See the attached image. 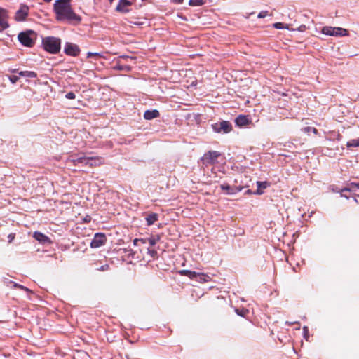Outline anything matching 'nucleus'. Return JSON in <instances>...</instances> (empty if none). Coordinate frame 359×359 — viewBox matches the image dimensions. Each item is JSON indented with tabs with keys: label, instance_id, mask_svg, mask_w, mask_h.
<instances>
[{
	"label": "nucleus",
	"instance_id": "nucleus-44",
	"mask_svg": "<svg viewBox=\"0 0 359 359\" xmlns=\"http://www.w3.org/2000/svg\"><path fill=\"white\" fill-rule=\"evenodd\" d=\"M114 0H109V1L111 3Z\"/></svg>",
	"mask_w": 359,
	"mask_h": 359
},
{
	"label": "nucleus",
	"instance_id": "nucleus-35",
	"mask_svg": "<svg viewBox=\"0 0 359 359\" xmlns=\"http://www.w3.org/2000/svg\"><path fill=\"white\" fill-rule=\"evenodd\" d=\"M14 238H15L14 234H13V233H10V234L8 235V242H9V243H11V242L13 241V240L14 239Z\"/></svg>",
	"mask_w": 359,
	"mask_h": 359
},
{
	"label": "nucleus",
	"instance_id": "nucleus-22",
	"mask_svg": "<svg viewBox=\"0 0 359 359\" xmlns=\"http://www.w3.org/2000/svg\"><path fill=\"white\" fill-rule=\"evenodd\" d=\"M180 273L182 275H184V276L189 277L191 280H196L198 272L191 271H189V270H182L180 271Z\"/></svg>",
	"mask_w": 359,
	"mask_h": 359
},
{
	"label": "nucleus",
	"instance_id": "nucleus-29",
	"mask_svg": "<svg viewBox=\"0 0 359 359\" xmlns=\"http://www.w3.org/2000/svg\"><path fill=\"white\" fill-rule=\"evenodd\" d=\"M303 335H304V338L306 340L309 339V329H308L307 326L303 327Z\"/></svg>",
	"mask_w": 359,
	"mask_h": 359
},
{
	"label": "nucleus",
	"instance_id": "nucleus-5",
	"mask_svg": "<svg viewBox=\"0 0 359 359\" xmlns=\"http://www.w3.org/2000/svg\"><path fill=\"white\" fill-rule=\"evenodd\" d=\"M212 128L213 130L217 133H228L232 129L231 124L226 121L215 123L212 125Z\"/></svg>",
	"mask_w": 359,
	"mask_h": 359
},
{
	"label": "nucleus",
	"instance_id": "nucleus-13",
	"mask_svg": "<svg viewBox=\"0 0 359 359\" xmlns=\"http://www.w3.org/2000/svg\"><path fill=\"white\" fill-rule=\"evenodd\" d=\"M33 237L41 243H50V238L44 235L42 233L40 232H35L33 235Z\"/></svg>",
	"mask_w": 359,
	"mask_h": 359
},
{
	"label": "nucleus",
	"instance_id": "nucleus-18",
	"mask_svg": "<svg viewBox=\"0 0 359 359\" xmlns=\"http://www.w3.org/2000/svg\"><path fill=\"white\" fill-rule=\"evenodd\" d=\"M88 165L93 167V166H97L102 164L103 161L101 158L99 157H93V156H88Z\"/></svg>",
	"mask_w": 359,
	"mask_h": 359
},
{
	"label": "nucleus",
	"instance_id": "nucleus-37",
	"mask_svg": "<svg viewBox=\"0 0 359 359\" xmlns=\"http://www.w3.org/2000/svg\"><path fill=\"white\" fill-rule=\"evenodd\" d=\"M184 0H173V1L176 4H182Z\"/></svg>",
	"mask_w": 359,
	"mask_h": 359
},
{
	"label": "nucleus",
	"instance_id": "nucleus-27",
	"mask_svg": "<svg viewBox=\"0 0 359 359\" xmlns=\"http://www.w3.org/2000/svg\"><path fill=\"white\" fill-rule=\"evenodd\" d=\"M205 4V0H189V5L191 6H202Z\"/></svg>",
	"mask_w": 359,
	"mask_h": 359
},
{
	"label": "nucleus",
	"instance_id": "nucleus-6",
	"mask_svg": "<svg viewBox=\"0 0 359 359\" xmlns=\"http://www.w3.org/2000/svg\"><path fill=\"white\" fill-rule=\"evenodd\" d=\"M220 156V153L216 151H210L205 154L201 158L204 165H212L217 162V158Z\"/></svg>",
	"mask_w": 359,
	"mask_h": 359
},
{
	"label": "nucleus",
	"instance_id": "nucleus-20",
	"mask_svg": "<svg viewBox=\"0 0 359 359\" xmlns=\"http://www.w3.org/2000/svg\"><path fill=\"white\" fill-rule=\"evenodd\" d=\"M357 190H359V183H351L348 187H346V188H344L342 189L341 196H345L346 198H348V197L344 194V192H345V191H355Z\"/></svg>",
	"mask_w": 359,
	"mask_h": 359
},
{
	"label": "nucleus",
	"instance_id": "nucleus-21",
	"mask_svg": "<svg viewBox=\"0 0 359 359\" xmlns=\"http://www.w3.org/2000/svg\"><path fill=\"white\" fill-rule=\"evenodd\" d=\"M236 124L238 126H243L248 123L249 120L245 116H239L235 120Z\"/></svg>",
	"mask_w": 359,
	"mask_h": 359
},
{
	"label": "nucleus",
	"instance_id": "nucleus-12",
	"mask_svg": "<svg viewBox=\"0 0 359 359\" xmlns=\"http://www.w3.org/2000/svg\"><path fill=\"white\" fill-rule=\"evenodd\" d=\"M8 27L7 14L5 10L0 8V32Z\"/></svg>",
	"mask_w": 359,
	"mask_h": 359
},
{
	"label": "nucleus",
	"instance_id": "nucleus-30",
	"mask_svg": "<svg viewBox=\"0 0 359 359\" xmlns=\"http://www.w3.org/2000/svg\"><path fill=\"white\" fill-rule=\"evenodd\" d=\"M304 132V133H310V132H313V133H317V130L315 128H312V127H305L304 129H303Z\"/></svg>",
	"mask_w": 359,
	"mask_h": 359
},
{
	"label": "nucleus",
	"instance_id": "nucleus-25",
	"mask_svg": "<svg viewBox=\"0 0 359 359\" xmlns=\"http://www.w3.org/2000/svg\"><path fill=\"white\" fill-rule=\"evenodd\" d=\"M346 147L350 148L351 147H359V140L358 139H353L347 142Z\"/></svg>",
	"mask_w": 359,
	"mask_h": 359
},
{
	"label": "nucleus",
	"instance_id": "nucleus-42",
	"mask_svg": "<svg viewBox=\"0 0 359 359\" xmlns=\"http://www.w3.org/2000/svg\"><path fill=\"white\" fill-rule=\"evenodd\" d=\"M43 1H46V2H50V1H51L52 0H43Z\"/></svg>",
	"mask_w": 359,
	"mask_h": 359
},
{
	"label": "nucleus",
	"instance_id": "nucleus-9",
	"mask_svg": "<svg viewBox=\"0 0 359 359\" xmlns=\"http://www.w3.org/2000/svg\"><path fill=\"white\" fill-rule=\"evenodd\" d=\"M79 51V48L76 44L66 43L65 45V53L69 55L76 56Z\"/></svg>",
	"mask_w": 359,
	"mask_h": 359
},
{
	"label": "nucleus",
	"instance_id": "nucleus-36",
	"mask_svg": "<svg viewBox=\"0 0 359 359\" xmlns=\"http://www.w3.org/2000/svg\"><path fill=\"white\" fill-rule=\"evenodd\" d=\"M108 269V265H104V266H102L101 268H100V270L101 271H104L106 269Z\"/></svg>",
	"mask_w": 359,
	"mask_h": 359
},
{
	"label": "nucleus",
	"instance_id": "nucleus-34",
	"mask_svg": "<svg viewBox=\"0 0 359 359\" xmlns=\"http://www.w3.org/2000/svg\"><path fill=\"white\" fill-rule=\"evenodd\" d=\"M139 243H146V241L144 239H137V238H135L134 241H133V245H137L139 244Z\"/></svg>",
	"mask_w": 359,
	"mask_h": 359
},
{
	"label": "nucleus",
	"instance_id": "nucleus-39",
	"mask_svg": "<svg viewBox=\"0 0 359 359\" xmlns=\"http://www.w3.org/2000/svg\"><path fill=\"white\" fill-rule=\"evenodd\" d=\"M236 312H237V313H238V315H240V316H244V315H245V312H241V313H239L238 311H236Z\"/></svg>",
	"mask_w": 359,
	"mask_h": 359
},
{
	"label": "nucleus",
	"instance_id": "nucleus-17",
	"mask_svg": "<svg viewBox=\"0 0 359 359\" xmlns=\"http://www.w3.org/2000/svg\"><path fill=\"white\" fill-rule=\"evenodd\" d=\"M257 189L253 194L257 195H261L263 194V189L267 188L269 187V183L267 182H257Z\"/></svg>",
	"mask_w": 359,
	"mask_h": 359
},
{
	"label": "nucleus",
	"instance_id": "nucleus-32",
	"mask_svg": "<svg viewBox=\"0 0 359 359\" xmlns=\"http://www.w3.org/2000/svg\"><path fill=\"white\" fill-rule=\"evenodd\" d=\"M8 79L12 83H15L19 79L18 76L15 75L9 76Z\"/></svg>",
	"mask_w": 359,
	"mask_h": 359
},
{
	"label": "nucleus",
	"instance_id": "nucleus-40",
	"mask_svg": "<svg viewBox=\"0 0 359 359\" xmlns=\"http://www.w3.org/2000/svg\"><path fill=\"white\" fill-rule=\"evenodd\" d=\"M245 193L248 194H252V191L250 189H248V190L246 191Z\"/></svg>",
	"mask_w": 359,
	"mask_h": 359
},
{
	"label": "nucleus",
	"instance_id": "nucleus-8",
	"mask_svg": "<svg viewBox=\"0 0 359 359\" xmlns=\"http://www.w3.org/2000/svg\"><path fill=\"white\" fill-rule=\"evenodd\" d=\"M106 236L104 234L97 233L94 236V238L90 242V246L92 248H99L104 244L106 242Z\"/></svg>",
	"mask_w": 359,
	"mask_h": 359
},
{
	"label": "nucleus",
	"instance_id": "nucleus-11",
	"mask_svg": "<svg viewBox=\"0 0 359 359\" xmlns=\"http://www.w3.org/2000/svg\"><path fill=\"white\" fill-rule=\"evenodd\" d=\"M132 5V3L128 0H119L116 10L118 12L126 13L130 11L128 7Z\"/></svg>",
	"mask_w": 359,
	"mask_h": 359
},
{
	"label": "nucleus",
	"instance_id": "nucleus-31",
	"mask_svg": "<svg viewBox=\"0 0 359 359\" xmlns=\"http://www.w3.org/2000/svg\"><path fill=\"white\" fill-rule=\"evenodd\" d=\"M65 97L69 100L75 99L76 95L73 92H69L65 95Z\"/></svg>",
	"mask_w": 359,
	"mask_h": 359
},
{
	"label": "nucleus",
	"instance_id": "nucleus-1",
	"mask_svg": "<svg viewBox=\"0 0 359 359\" xmlns=\"http://www.w3.org/2000/svg\"><path fill=\"white\" fill-rule=\"evenodd\" d=\"M71 0H57L54 4V11L57 20H67V22L78 25L81 21V18L76 14L70 4Z\"/></svg>",
	"mask_w": 359,
	"mask_h": 359
},
{
	"label": "nucleus",
	"instance_id": "nucleus-10",
	"mask_svg": "<svg viewBox=\"0 0 359 359\" xmlns=\"http://www.w3.org/2000/svg\"><path fill=\"white\" fill-rule=\"evenodd\" d=\"M29 7L26 5H22L15 13V20L17 21H23L28 15Z\"/></svg>",
	"mask_w": 359,
	"mask_h": 359
},
{
	"label": "nucleus",
	"instance_id": "nucleus-38",
	"mask_svg": "<svg viewBox=\"0 0 359 359\" xmlns=\"http://www.w3.org/2000/svg\"><path fill=\"white\" fill-rule=\"evenodd\" d=\"M15 287H20L21 289H23V290H28L27 288H25V287L22 286V285H18L17 284L15 285Z\"/></svg>",
	"mask_w": 359,
	"mask_h": 359
},
{
	"label": "nucleus",
	"instance_id": "nucleus-2",
	"mask_svg": "<svg viewBox=\"0 0 359 359\" xmlns=\"http://www.w3.org/2000/svg\"><path fill=\"white\" fill-rule=\"evenodd\" d=\"M44 50L51 54H56L60 50L61 40L54 36H47L42 39Z\"/></svg>",
	"mask_w": 359,
	"mask_h": 359
},
{
	"label": "nucleus",
	"instance_id": "nucleus-7",
	"mask_svg": "<svg viewBox=\"0 0 359 359\" xmlns=\"http://www.w3.org/2000/svg\"><path fill=\"white\" fill-rule=\"evenodd\" d=\"M88 156H70L67 160V163H72L74 165L80 166V165H88Z\"/></svg>",
	"mask_w": 359,
	"mask_h": 359
},
{
	"label": "nucleus",
	"instance_id": "nucleus-26",
	"mask_svg": "<svg viewBox=\"0 0 359 359\" xmlns=\"http://www.w3.org/2000/svg\"><path fill=\"white\" fill-rule=\"evenodd\" d=\"M146 241V243H148L151 246H154L156 244V243L159 241V237H150L147 239H144Z\"/></svg>",
	"mask_w": 359,
	"mask_h": 359
},
{
	"label": "nucleus",
	"instance_id": "nucleus-16",
	"mask_svg": "<svg viewBox=\"0 0 359 359\" xmlns=\"http://www.w3.org/2000/svg\"><path fill=\"white\" fill-rule=\"evenodd\" d=\"M221 189L224 191H226L228 194H234L241 190L240 188L232 187L226 184L221 185Z\"/></svg>",
	"mask_w": 359,
	"mask_h": 359
},
{
	"label": "nucleus",
	"instance_id": "nucleus-3",
	"mask_svg": "<svg viewBox=\"0 0 359 359\" xmlns=\"http://www.w3.org/2000/svg\"><path fill=\"white\" fill-rule=\"evenodd\" d=\"M18 39L22 46L32 47L35 44L37 34L32 30H27L19 33Z\"/></svg>",
	"mask_w": 359,
	"mask_h": 359
},
{
	"label": "nucleus",
	"instance_id": "nucleus-14",
	"mask_svg": "<svg viewBox=\"0 0 359 359\" xmlns=\"http://www.w3.org/2000/svg\"><path fill=\"white\" fill-rule=\"evenodd\" d=\"M147 224L151 226L154 224L158 219V215L157 213L148 214L145 217Z\"/></svg>",
	"mask_w": 359,
	"mask_h": 359
},
{
	"label": "nucleus",
	"instance_id": "nucleus-15",
	"mask_svg": "<svg viewBox=\"0 0 359 359\" xmlns=\"http://www.w3.org/2000/svg\"><path fill=\"white\" fill-rule=\"evenodd\" d=\"M159 116V112L158 110H147L144 114V118L147 120H151L154 118H156Z\"/></svg>",
	"mask_w": 359,
	"mask_h": 359
},
{
	"label": "nucleus",
	"instance_id": "nucleus-41",
	"mask_svg": "<svg viewBox=\"0 0 359 359\" xmlns=\"http://www.w3.org/2000/svg\"><path fill=\"white\" fill-rule=\"evenodd\" d=\"M118 69H124L125 68L123 67H122V66H118Z\"/></svg>",
	"mask_w": 359,
	"mask_h": 359
},
{
	"label": "nucleus",
	"instance_id": "nucleus-23",
	"mask_svg": "<svg viewBox=\"0 0 359 359\" xmlns=\"http://www.w3.org/2000/svg\"><path fill=\"white\" fill-rule=\"evenodd\" d=\"M19 75L28 78H36L37 76V74L33 71H21L19 72Z\"/></svg>",
	"mask_w": 359,
	"mask_h": 359
},
{
	"label": "nucleus",
	"instance_id": "nucleus-4",
	"mask_svg": "<svg viewBox=\"0 0 359 359\" xmlns=\"http://www.w3.org/2000/svg\"><path fill=\"white\" fill-rule=\"evenodd\" d=\"M321 32L325 35L332 36H344L348 35V32L346 29L330 26L323 27Z\"/></svg>",
	"mask_w": 359,
	"mask_h": 359
},
{
	"label": "nucleus",
	"instance_id": "nucleus-19",
	"mask_svg": "<svg viewBox=\"0 0 359 359\" xmlns=\"http://www.w3.org/2000/svg\"><path fill=\"white\" fill-rule=\"evenodd\" d=\"M199 283H207L211 280L210 276L203 273H198L196 280Z\"/></svg>",
	"mask_w": 359,
	"mask_h": 359
},
{
	"label": "nucleus",
	"instance_id": "nucleus-43",
	"mask_svg": "<svg viewBox=\"0 0 359 359\" xmlns=\"http://www.w3.org/2000/svg\"><path fill=\"white\" fill-rule=\"evenodd\" d=\"M354 201H355V202H356V203L358 202V201H357V199H356V198H354Z\"/></svg>",
	"mask_w": 359,
	"mask_h": 359
},
{
	"label": "nucleus",
	"instance_id": "nucleus-24",
	"mask_svg": "<svg viewBox=\"0 0 359 359\" xmlns=\"http://www.w3.org/2000/svg\"><path fill=\"white\" fill-rule=\"evenodd\" d=\"M273 27L276 29H290V25L284 24L282 22H276L273 25Z\"/></svg>",
	"mask_w": 359,
	"mask_h": 359
},
{
	"label": "nucleus",
	"instance_id": "nucleus-33",
	"mask_svg": "<svg viewBox=\"0 0 359 359\" xmlns=\"http://www.w3.org/2000/svg\"><path fill=\"white\" fill-rule=\"evenodd\" d=\"M269 15V13L267 11H261L259 14H258V18H265L266 17L267 15Z\"/></svg>",
	"mask_w": 359,
	"mask_h": 359
},
{
	"label": "nucleus",
	"instance_id": "nucleus-28",
	"mask_svg": "<svg viewBox=\"0 0 359 359\" xmlns=\"http://www.w3.org/2000/svg\"><path fill=\"white\" fill-rule=\"evenodd\" d=\"M101 57V54L99 53H91V52H88L87 53V57L88 58H91V57Z\"/></svg>",
	"mask_w": 359,
	"mask_h": 359
}]
</instances>
